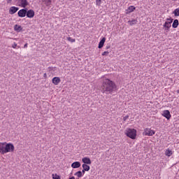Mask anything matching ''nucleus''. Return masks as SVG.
<instances>
[{
  "label": "nucleus",
  "instance_id": "nucleus-1",
  "mask_svg": "<svg viewBox=\"0 0 179 179\" xmlns=\"http://www.w3.org/2000/svg\"><path fill=\"white\" fill-rule=\"evenodd\" d=\"M101 92L106 94H113L114 90H117L115 83L108 78H104L101 87Z\"/></svg>",
  "mask_w": 179,
  "mask_h": 179
},
{
  "label": "nucleus",
  "instance_id": "nucleus-2",
  "mask_svg": "<svg viewBox=\"0 0 179 179\" xmlns=\"http://www.w3.org/2000/svg\"><path fill=\"white\" fill-rule=\"evenodd\" d=\"M1 151L2 155H5L6 153H13V152H15V145L12 143H3Z\"/></svg>",
  "mask_w": 179,
  "mask_h": 179
},
{
  "label": "nucleus",
  "instance_id": "nucleus-3",
  "mask_svg": "<svg viewBox=\"0 0 179 179\" xmlns=\"http://www.w3.org/2000/svg\"><path fill=\"white\" fill-rule=\"evenodd\" d=\"M124 135H126V136L130 139L135 140L138 136V131L135 129L127 128L124 131Z\"/></svg>",
  "mask_w": 179,
  "mask_h": 179
},
{
  "label": "nucleus",
  "instance_id": "nucleus-4",
  "mask_svg": "<svg viewBox=\"0 0 179 179\" xmlns=\"http://www.w3.org/2000/svg\"><path fill=\"white\" fill-rule=\"evenodd\" d=\"M171 23H173V18H167L164 24V29L166 31H169L171 28Z\"/></svg>",
  "mask_w": 179,
  "mask_h": 179
},
{
  "label": "nucleus",
  "instance_id": "nucleus-5",
  "mask_svg": "<svg viewBox=\"0 0 179 179\" xmlns=\"http://www.w3.org/2000/svg\"><path fill=\"white\" fill-rule=\"evenodd\" d=\"M155 134H156V131H155V130L150 128H145L143 133L144 136H153V135H155Z\"/></svg>",
  "mask_w": 179,
  "mask_h": 179
},
{
  "label": "nucleus",
  "instance_id": "nucleus-6",
  "mask_svg": "<svg viewBox=\"0 0 179 179\" xmlns=\"http://www.w3.org/2000/svg\"><path fill=\"white\" fill-rule=\"evenodd\" d=\"M17 6H21V8H26L29 5L27 0H15Z\"/></svg>",
  "mask_w": 179,
  "mask_h": 179
},
{
  "label": "nucleus",
  "instance_id": "nucleus-7",
  "mask_svg": "<svg viewBox=\"0 0 179 179\" xmlns=\"http://www.w3.org/2000/svg\"><path fill=\"white\" fill-rule=\"evenodd\" d=\"M162 115L166 118V120H170V118H171V114H170V111L169 110H164Z\"/></svg>",
  "mask_w": 179,
  "mask_h": 179
},
{
  "label": "nucleus",
  "instance_id": "nucleus-8",
  "mask_svg": "<svg viewBox=\"0 0 179 179\" xmlns=\"http://www.w3.org/2000/svg\"><path fill=\"white\" fill-rule=\"evenodd\" d=\"M83 164H92V159L89 158V157H84L82 158Z\"/></svg>",
  "mask_w": 179,
  "mask_h": 179
},
{
  "label": "nucleus",
  "instance_id": "nucleus-9",
  "mask_svg": "<svg viewBox=\"0 0 179 179\" xmlns=\"http://www.w3.org/2000/svg\"><path fill=\"white\" fill-rule=\"evenodd\" d=\"M136 9V8H135V6H130L127 8V9L125 10V13L126 15H129V13H132V12H134Z\"/></svg>",
  "mask_w": 179,
  "mask_h": 179
},
{
  "label": "nucleus",
  "instance_id": "nucleus-10",
  "mask_svg": "<svg viewBox=\"0 0 179 179\" xmlns=\"http://www.w3.org/2000/svg\"><path fill=\"white\" fill-rule=\"evenodd\" d=\"M27 11L26 9H21L18 11L17 15L19 16V17H26V14H27Z\"/></svg>",
  "mask_w": 179,
  "mask_h": 179
},
{
  "label": "nucleus",
  "instance_id": "nucleus-11",
  "mask_svg": "<svg viewBox=\"0 0 179 179\" xmlns=\"http://www.w3.org/2000/svg\"><path fill=\"white\" fill-rule=\"evenodd\" d=\"M82 167H83L82 171H83V174H85V173H86V171H89L90 170V164H83Z\"/></svg>",
  "mask_w": 179,
  "mask_h": 179
},
{
  "label": "nucleus",
  "instance_id": "nucleus-12",
  "mask_svg": "<svg viewBox=\"0 0 179 179\" xmlns=\"http://www.w3.org/2000/svg\"><path fill=\"white\" fill-rule=\"evenodd\" d=\"M34 10H29L28 11H27V17H29V19H33V17H34Z\"/></svg>",
  "mask_w": 179,
  "mask_h": 179
},
{
  "label": "nucleus",
  "instance_id": "nucleus-13",
  "mask_svg": "<svg viewBox=\"0 0 179 179\" xmlns=\"http://www.w3.org/2000/svg\"><path fill=\"white\" fill-rule=\"evenodd\" d=\"M17 10H19V8L15 7V6H12L10 8L8 12H9L10 15H15V13H16V12H17Z\"/></svg>",
  "mask_w": 179,
  "mask_h": 179
},
{
  "label": "nucleus",
  "instance_id": "nucleus-14",
  "mask_svg": "<svg viewBox=\"0 0 179 179\" xmlns=\"http://www.w3.org/2000/svg\"><path fill=\"white\" fill-rule=\"evenodd\" d=\"M14 30L17 33H20V32L23 31V27H21V25H20V24H15L14 26Z\"/></svg>",
  "mask_w": 179,
  "mask_h": 179
},
{
  "label": "nucleus",
  "instance_id": "nucleus-15",
  "mask_svg": "<svg viewBox=\"0 0 179 179\" xmlns=\"http://www.w3.org/2000/svg\"><path fill=\"white\" fill-rule=\"evenodd\" d=\"M80 166H81V164L80 162H74L71 164L72 169H79Z\"/></svg>",
  "mask_w": 179,
  "mask_h": 179
},
{
  "label": "nucleus",
  "instance_id": "nucleus-16",
  "mask_svg": "<svg viewBox=\"0 0 179 179\" xmlns=\"http://www.w3.org/2000/svg\"><path fill=\"white\" fill-rule=\"evenodd\" d=\"M52 82L53 85H57L60 83L61 78H59V77H55L52 78Z\"/></svg>",
  "mask_w": 179,
  "mask_h": 179
},
{
  "label": "nucleus",
  "instance_id": "nucleus-17",
  "mask_svg": "<svg viewBox=\"0 0 179 179\" xmlns=\"http://www.w3.org/2000/svg\"><path fill=\"white\" fill-rule=\"evenodd\" d=\"M85 173H83V171H78L74 173V176H76V177H78V178L83 177Z\"/></svg>",
  "mask_w": 179,
  "mask_h": 179
},
{
  "label": "nucleus",
  "instance_id": "nucleus-18",
  "mask_svg": "<svg viewBox=\"0 0 179 179\" xmlns=\"http://www.w3.org/2000/svg\"><path fill=\"white\" fill-rule=\"evenodd\" d=\"M104 43H106L105 37L102 38V39L100 41L98 48H103V47H104Z\"/></svg>",
  "mask_w": 179,
  "mask_h": 179
},
{
  "label": "nucleus",
  "instance_id": "nucleus-19",
  "mask_svg": "<svg viewBox=\"0 0 179 179\" xmlns=\"http://www.w3.org/2000/svg\"><path fill=\"white\" fill-rule=\"evenodd\" d=\"M165 155H166L167 157H170L173 155V150H170L169 148L166 149L165 150Z\"/></svg>",
  "mask_w": 179,
  "mask_h": 179
},
{
  "label": "nucleus",
  "instance_id": "nucleus-20",
  "mask_svg": "<svg viewBox=\"0 0 179 179\" xmlns=\"http://www.w3.org/2000/svg\"><path fill=\"white\" fill-rule=\"evenodd\" d=\"M172 27L173 29H177V27H178V20H174L172 24Z\"/></svg>",
  "mask_w": 179,
  "mask_h": 179
},
{
  "label": "nucleus",
  "instance_id": "nucleus-21",
  "mask_svg": "<svg viewBox=\"0 0 179 179\" xmlns=\"http://www.w3.org/2000/svg\"><path fill=\"white\" fill-rule=\"evenodd\" d=\"M128 23L130 24V26H134V24H136V23H138V21L136 20H132L128 21Z\"/></svg>",
  "mask_w": 179,
  "mask_h": 179
},
{
  "label": "nucleus",
  "instance_id": "nucleus-22",
  "mask_svg": "<svg viewBox=\"0 0 179 179\" xmlns=\"http://www.w3.org/2000/svg\"><path fill=\"white\" fill-rule=\"evenodd\" d=\"M173 14L174 15V16H179V8H176V9L173 11Z\"/></svg>",
  "mask_w": 179,
  "mask_h": 179
},
{
  "label": "nucleus",
  "instance_id": "nucleus-23",
  "mask_svg": "<svg viewBox=\"0 0 179 179\" xmlns=\"http://www.w3.org/2000/svg\"><path fill=\"white\" fill-rule=\"evenodd\" d=\"M52 179H61V176H59L57 173L52 174Z\"/></svg>",
  "mask_w": 179,
  "mask_h": 179
},
{
  "label": "nucleus",
  "instance_id": "nucleus-24",
  "mask_svg": "<svg viewBox=\"0 0 179 179\" xmlns=\"http://www.w3.org/2000/svg\"><path fill=\"white\" fill-rule=\"evenodd\" d=\"M67 41H69L70 43H75V41H76L75 38H72L71 37H67Z\"/></svg>",
  "mask_w": 179,
  "mask_h": 179
},
{
  "label": "nucleus",
  "instance_id": "nucleus-25",
  "mask_svg": "<svg viewBox=\"0 0 179 179\" xmlns=\"http://www.w3.org/2000/svg\"><path fill=\"white\" fill-rule=\"evenodd\" d=\"M96 5L100 6L101 5V0H96Z\"/></svg>",
  "mask_w": 179,
  "mask_h": 179
},
{
  "label": "nucleus",
  "instance_id": "nucleus-26",
  "mask_svg": "<svg viewBox=\"0 0 179 179\" xmlns=\"http://www.w3.org/2000/svg\"><path fill=\"white\" fill-rule=\"evenodd\" d=\"M108 54H110V52L108 51H105L102 53L103 57H107V55H108Z\"/></svg>",
  "mask_w": 179,
  "mask_h": 179
},
{
  "label": "nucleus",
  "instance_id": "nucleus-27",
  "mask_svg": "<svg viewBox=\"0 0 179 179\" xmlns=\"http://www.w3.org/2000/svg\"><path fill=\"white\" fill-rule=\"evenodd\" d=\"M128 118H129V115H126L123 117V121H127V120H128Z\"/></svg>",
  "mask_w": 179,
  "mask_h": 179
},
{
  "label": "nucleus",
  "instance_id": "nucleus-28",
  "mask_svg": "<svg viewBox=\"0 0 179 179\" xmlns=\"http://www.w3.org/2000/svg\"><path fill=\"white\" fill-rule=\"evenodd\" d=\"M16 47H17V44L16 43H14L12 45L13 48H16Z\"/></svg>",
  "mask_w": 179,
  "mask_h": 179
},
{
  "label": "nucleus",
  "instance_id": "nucleus-29",
  "mask_svg": "<svg viewBox=\"0 0 179 179\" xmlns=\"http://www.w3.org/2000/svg\"><path fill=\"white\" fill-rule=\"evenodd\" d=\"M8 3H10L12 2V0H6Z\"/></svg>",
  "mask_w": 179,
  "mask_h": 179
},
{
  "label": "nucleus",
  "instance_id": "nucleus-30",
  "mask_svg": "<svg viewBox=\"0 0 179 179\" xmlns=\"http://www.w3.org/2000/svg\"><path fill=\"white\" fill-rule=\"evenodd\" d=\"M24 48H27V43L24 45Z\"/></svg>",
  "mask_w": 179,
  "mask_h": 179
},
{
  "label": "nucleus",
  "instance_id": "nucleus-31",
  "mask_svg": "<svg viewBox=\"0 0 179 179\" xmlns=\"http://www.w3.org/2000/svg\"><path fill=\"white\" fill-rule=\"evenodd\" d=\"M69 179H75L74 176L69 178Z\"/></svg>",
  "mask_w": 179,
  "mask_h": 179
},
{
  "label": "nucleus",
  "instance_id": "nucleus-32",
  "mask_svg": "<svg viewBox=\"0 0 179 179\" xmlns=\"http://www.w3.org/2000/svg\"><path fill=\"white\" fill-rule=\"evenodd\" d=\"M48 2H51L52 0H46Z\"/></svg>",
  "mask_w": 179,
  "mask_h": 179
},
{
  "label": "nucleus",
  "instance_id": "nucleus-33",
  "mask_svg": "<svg viewBox=\"0 0 179 179\" xmlns=\"http://www.w3.org/2000/svg\"><path fill=\"white\" fill-rule=\"evenodd\" d=\"M173 1H177V0H173Z\"/></svg>",
  "mask_w": 179,
  "mask_h": 179
}]
</instances>
